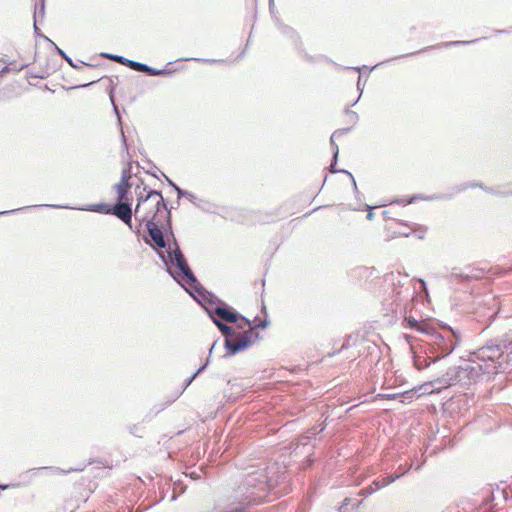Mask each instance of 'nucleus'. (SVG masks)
Listing matches in <instances>:
<instances>
[{"mask_svg":"<svg viewBox=\"0 0 512 512\" xmlns=\"http://www.w3.org/2000/svg\"><path fill=\"white\" fill-rule=\"evenodd\" d=\"M0 488H2V489H6V488H7V486H0Z\"/></svg>","mask_w":512,"mask_h":512,"instance_id":"nucleus-29","label":"nucleus"},{"mask_svg":"<svg viewBox=\"0 0 512 512\" xmlns=\"http://www.w3.org/2000/svg\"><path fill=\"white\" fill-rule=\"evenodd\" d=\"M367 218H368L369 220H371V219L373 218V214H372V212H369V213H368Z\"/></svg>","mask_w":512,"mask_h":512,"instance_id":"nucleus-23","label":"nucleus"},{"mask_svg":"<svg viewBox=\"0 0 512 512\" xmlns=\"http://www.w3.org/2000/svg\"><path fill=\"white\" fill-rule=\"evenodd\" d=\"M426 356L417 355L414 357V365L418 370L424 369L430 365L433 361L434 356L425 351Z\"/></svg>","mask_w":512,"mask_h":512,"instance_id":"nucleus-14","label":"nucleus"},{"mask_svg":"<svg viewBox=\"0 0 512 512\" xmlns=\"http://www.w3.org/2000/svg\"><path fill=\"white\" fill-rule=\"evenodd\" d=\"M186 197H188L190 200H193L194 199V195L189 193L186 195Z\"/></svg>","mask_w":512,"mask_h":512,"instance_id":"nucleus-22","label":"nucleus"},{"mask_svg":"<svg viewBox=\"0 0 512 512\" xmlns=\"http://www.w3.org/2000/svg\"><path fill=\"white\" fill-rule=\"evenodd\" d=\"M126 64L128 67H130L131 69L135 70V71H138V72H145L149 75H160L162 72L161 71H157L153 68H150L148 67L147 65L145 64H142V63H139V62H135V61H132V60H126Z\"/></svg>","mask_w":512,"mask_h":512,"instance_id":"nucleus-13","label":"nucleus"},{"mask_svg":"<svg viewBox=\"0 0 512 512\" xmlns=\"http://www.w3.org/2000/svg\"><path fill=\"white\" fill-rule=\"evenodd\" d=\"M348 501H349V499H348V498H345V500H344V502H343V506H344V505H347V504H348Z\"/></svg>","mask_w":512,"mask_h":512,"instance_id":"nucleus-24","label":"nucleus"},{"mask_svg":"<svg viewBox=\"0 0 512 512\" xmlns=\"http://www.w3.org/2000/svg\"><path fill=\"white\" fill-rule=\"evenodd\" d=\"M336 138H337V133H333L331 135V138H330L331 145H332V148H333V159H334V162L330 166V171L332 173L342 172V173L348 174L350 176L352 182H353L354 189L357 190V185H356L355 179H354V177L352 176V174L350 172H348L346 170H336L335 169V165H336V161H337V157H338V153H339L338 146L335 144V139Z\"/></svg>","mask_w":512,"mask_h":512,"instance_id":"nucleus-12","label":"nucleus"},{"mask_svg":"<svg viewBox=\"0 0 512 512\" xmlns=\"http://www.w3.org/2000/svg\"><path fill=\"white\" fill-rule=\"evenodd\" d=\"M411 469V466H408L407 469H404L403 471H405V473L407 472V470H410Z\"/></svg>","mask_w":512,"mask_h":512,"instance_id":"nucleus-27","label":"nucleus"},{"mask_svg":"<svg viewBox=\"0 0 512 512\" xmlns=\"http://www.w3.org/2000/svg\"><path fill=\"white\" fill-rule=\"evenodd\" d=\"M160 213L167 216L170 214L160 192L152 190L145 196L142 194L139 196L135 216L147 221V230L153 242L158 248H165L166 242L158 226Z\"/></svg>","mask_w":512,"mask_h":512,"instance_id":"nucleus-2","label":"nucleus"},{"mask_svg":"<svg viewBox=\"0 0 512 512\" xmlns=\"http://www.w3.org/2000/svg\"><path fill=\"white\" fill-rule=\"evenodd\" d=\"M512 368V351L503 353L499 346H486L473 353V358L464 366L451 368L445 375L424 383L420 390L424 393L440 392L456 383L470 385L484 376Z\"/></svg>","mask_w":512,"mask_h":512,"instance_id":"nucleus-1","label":"nucleus"},{"mask_svg":"<svg viewBox=\"0 0 512 512\" xmlns=\"http://www.w3.org/2000/svg\"><path fill=\"white\" fill-rule=\"evenodd\" d=\"M178 193V196L181 197V196H186L188 194L187 191H183L182 189H180L179 187L173 185Z\"/></svg>","mask_w":512,"mask_h":512,"instance_id":"nucleus-18","label":"nucleus"},{"mask_svg":"<svg viewBox=\"0 0 512 512\" xmlns=\"http://www.w3.org/2000/svg\"><path fill=\"white\" fill-rule=\"evenodd\" d=\"M206 365H203L201 366L196 373H194L188 380H187V383H186V386L190 385L192 383V381L195 379V377L200 373L202 372L204 369H205Z\"/></svg>","mask_w":512,"mask_h":512,"instance_id":"nucleus-16","label":"nucleus"},{"mask_svg":"<svg viewBox=\"0 0 512 512\" xmlns=\"http://www.w3.org/2000/svg\"><path fill=\"white\" fill-rule=\"evenodd\" d=\"M425 335L427 336V340H425L426 350L434 356L433 361L449 355L457 345L455 334L451 329H443L439 332L430 327L429 334Z\"/></svg>","mask_w":512,"mask_h":512,"instance_id":"nucleus-4","label":"nucleus"},{"mask_svg":"<svg viewBox=\"0 0 512 512\" xmlns=\"http://www.w3.org/2000/svg\"><path fill=\"white\" fill-rule=\"evenodd\" d=\"M121 137L123 139L124 145H126V138H125V135H124V130H121Z\"/></svg>","mask_w":512,"mask_h":512,"instance_id":"nucleus-20","label":"nucleus"},{"mask_svg":"<svg viewBox=\"0 0 512 512\" xmlns=\"http://www.w3.org/2000/svg\"><path fill=\"white\" fill-rule=\"evenodd\" d=\"M247 485L250 487L259 485L261 490H265L269 486L267 476L263 471H256L250 475L247 479Z\"/></svg>","mask_w":512,"mask_h":512,"instance_id":"nucleus-10","label":"nucleus"},{"mask_svg":"<svg viewBox=\"0 0 512 512\" xmlns=\"http://www.w3.org/2000/svg\"><path fill=\"white\" fill-rule=\"evenodd\" d=\"M47 207H52V208H69L68 206H59V205H46Z\"/></svg>","mask_w":512,"mask_h":512,"instance_id":"nucleus-19","label":"nucleus"},{"mask_svg":"<svg viewBox=\"0 0 512 512\" xmlns=\"http://www.w3.org/2000/svg\"><path fill=\"white\" fill-rule=\"evenodd\" d=\"M129 178H130V175L128 174V172L126 170H123L120 182L115 185L117 195H118V201H120V202L126 200V195L130 188Z\"/></svg>","mask_w":512,"mask_h":512,"instance_id":"nucleus-9","label":"nucleus"},{"mask_svg":"<svg viewBox=\"0 0 512 512\" xmlns=\"http://www.w3.org/2000/svg\"><path fill=\"white\" fill-rule=\"evenodd\" d=\"M83 210L99 212L104 214H113L117 216L120 220H122L125 224H127L130 228H132V209L130 205L125 201H118V203L113 208H110L108 205L105 204H95L87 208H83Z\"/></svg>","mask_w":512,"mask_h":512,"instance_id":"nucleus-6","label":"nucleus"},{"mask_svg":"<svg viewBox=\"0 0 512 512\" xmlns=\"http://www.w3.org/2000/svg\"><path fill=\"white\" fill-rule=\"evenodd\" d=\"M243 320L250 329L235 337H226L225 347L227 348L229 355H235L238 352L244 351L250 347L259 337L258 333L254 332V329L260 327V325H252L251 321L246 318H243ZM266 325L267 323L264 322L261 327L265 328Z\"/></svg>","mask_w":512,"mask_h":512,"instance_id":"nucleus-5","label":"nucleus"},{"mask_svg":"<svg viewBox=\"0 0 512 512\" xmlns=\"http://www.w3.org/2000/svg\"><path fill=\"white\" fill-rule=\"evenodd\" d=\"M449 44L447 43H444V44H441L440 46H448Z\"/></svg>","mask_w":512,"mask_h":512,"instance_id":"nucleus-28","label":"nucleus"},{"mask_svg":"<svg viewBox=\"0 0 512 512\" xmlns=\"http://www.w3.org/2000/svg\"><path fill=\"white\" fill-rule=\"evenodd\" d=\"M384 398L386 399H400V398H404L405 397V394H385L383 395Z\"/></svg>","mask_w":512,"mask_h":512,"instance_id":"nucleus-17","label":"nucleus"},{"mask_svg":"<svg viewBox=\"0 0 512 512\" xmlns=\"http://www.w3.org/2000/svg\"><path fill=\"white\" fill-rule=\"evenodd\" d=\"M403 325L406 328L414 329L423 334H429L431 325L424 320H417L412 316H405Z\"/></svg>","mask_w":512,"mask_h":512,"instance_id":"nucleus-7","label":"nucleus"},{"mask_svg":"<svg viewBox=\"0 0 512 512\" xmlns=\"http://www.w3.org/2000/svg\"><path fill=\"white\" fill-rule=\"evenodd\" d=\"M411 469V466H408L407 469H404L403 471H405V473L407 472V470H410Z\"/></svg>","mask_w":512,"mask_h":512,"instance_id":"nucleus-26","label":"nucleus"},{"mask_svg":"<svg viewBox=\"0 0 512 512\" xmlns=\"http://www.w3.org/2000/svg\"><path fill=\"white\" fill-rule=\"evenodd\" d=\"M114 59H115L116 61L120 62V63H125V62L123 61V58H122V57H120V56H119V57H115Z\"/></svg>","mask_w":512,"mask_h":512,"instance_id":"nucleus-21","label":"nucleus"},{"mask_svg":"<svg viewBox=\"0 0 512 512\" xmlns=\"http://www.w3.org/2000/svg\"><path fill=\"white\" fill-rule=\"evenodd\" d=\"M418 238H420V239H421V238H423V232H420V233L418 234Z\"/></svg>","mask_w":512,"mask_h":512,"instance_id":"nucleus-25","label":"nucleus"},{"mask_svg":"<svg viewBox=\"0 0 512 512\" xmlns=\"http://www.w3.org/2000/svg\"><path fill=\"white\" fill-rule=\"evenodd\" d=\"M173 246L169 244V249L159 253L164 263L168 266V271L171 276L183 287L185 285L193 286L197 283L195 276L189 268L186 259L184 258L178 244L173 243Z\"/></svg>","mask_w":512,"mask_h":512,"instance_id":"nucleus-3","label":"nucleus"},{"mask_svg":"<svg viewBox=\"0 0 512 512\" xmlns=\"http://www.w3.org/2000/svg\"><path fill=\"white\" fill-rule=\"evenodd\" d=\"M207 311L212 318L214 317L213 315H216L219 318H221L222 320H225V321L231 322V323H234L238 320V316L234 311L229 310L228 308L223 307V306H216L212 310L207 309Z\"/></svg>","mask_w":512,"mask_h":512,"instance_id":"nucleus-8","label":"nucleus"},{"mask_svg":"<svg viewBox=\"0 0 512 512\" xmlns=\"http://www.w3.org/2000/svg\"><path fill=\"white\" fill-rule=\"evenodd\" d=\"M213 322L217 325L219 330L226 335L227 337H231L232 335V328L227 326L226 324L222 323L219 319L213 317Z\"/></svg>","mask_w":512,"mask_h":512,"instance_id":"nucleus-15","label":"nucleus"},{"mask_svg":"<svg viewBox=\"0 0 512 512\" xmlns=\"http://www.w3.org/2000/svg\"><path fill=\"white\" fill-rule=\"evenodd\" d=\"M404 474H405V471H402V472L396 474L395 476L385 477V478H383L382 481H375L373 483L374 487L370 486L369 488L363 489L360 494L361 495L372 494L373 492L377 491L378 489L394 482L396 479L400 478Z\"/></svg>","mask_w":512,"mask_h":512,"instance_id":"nucleus-11","label":"nucleus"}]
</instances>
